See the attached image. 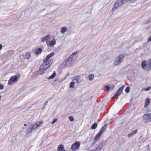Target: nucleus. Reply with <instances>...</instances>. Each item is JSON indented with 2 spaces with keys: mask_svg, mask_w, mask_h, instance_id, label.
I'll return each instance as SVG.
<instances>
[{
  "mask_svg": "<svg viewBox=\"0 0 151 151\" xmlns=\"http://www.w3.org/2000/svg\"><path fill=\"white\" fill-rule=\"evenodd\" d=\"M135 0H117L114 3L112 9L113 12L116 11L120 7L122 6L123 4L127 2L130 1L131 2H133Z\"/></svg>",
  "mask_w": 151,
  "mask_h": 151,
  "instance_id": "1",
  "label": "nucleus"
},
{
  "mask_svg": "<svg viewBox=\"0 0 151 151\" xmlns=\"http://www.w3.org/2000/svg\"><path fill=\"white\" fill-rule=\"evenodd\" d=\"M77 56V52H73L70 56L69 58L67 60L66 62V64L67 65L68 64H71L75 60Z\"/></svg>",
  "mask_w": 151,
  "mask_h": 151,
  "instance_id": "2",
  "label": "nucleus"
},
{
  "mask_svg": "<svg viewBox=\"0 0 151 151\" xmlns=\"http://www.w3.org/2000/svg\"><path fill=\"white\" fill-rule=\"evenodd\" d=\"M126 56L125 54H122L119 55L116 59V60L114 63L115 66L117 65L122 63L123 60L124 58Z\"/></svg>",
  "mask_w": 151,
  "mask_h": 151,
  "instance_id": "3",
  "label": "nucleus"
},
{
  "mask_svg": "<svg viewBox=\"0 0 151 151\" xmlns=\"http://www.w3.org/2000/svg\"><path fill=\"white\" fill-rule=\"evenodd\" d=\"M52 60H50L48 63H44L40 65V67L42 69H42L46 70L52 65Z\"/></svg>",
  "mask_w": 151,
  "mask_h": 151,
  "instance_id": "4",
  "label": "nucleus"
},
{
  "mask_svg": "<svg viewBox=\"0 0 151 151\" xmlns=\"http://www.w3.org/2000/svg\"><path fill=\"white\" fill-rule=\"evenodd\" d=\"M18 81L17 76H12L9 81L8 84L11 85L13 84V82H16Z\"/></svg>",
  "mask_w": 151,
  "mask_h": 151,
  "instance_id": "5",
  "label": "nucleus"
},
{
  "mask_svg": "<svg viewBox=\"0 0 151 151\" xmlns=\"http://www.w3.org/2000/svg\"><path fill=\"white\" fill-rule=\"evenodd\" d=\"M80 145V142H76L72 145L71 149L72 150H76V149H78L79 148Z\"/></svg>",
  "mask_w": 151,
  "mask_h": 151,
  "instance_id": "6",
  "label": "nucleus"
},
{
  "mask_svg": "<svg viewBox=\"0 0 151 151\" xmlns=\"http://www.w3.org/2000/svg\"><path fill=\"white\" fill-rule=\"evenodd\" d=\"M144 119L146 123L151 121V113L147 114H145L143 116Z\"/></svg>",
  "mask_w": 151,
  "mask_h": 151,
  "instance_id": "7",
  "label": "nucleus"
},
{
  "mask_svg": "<svg viewBox=\"0 0 151 151\" xmlns=\"http://www.w3.org/2000/svg\"><path fill=\"white\" fill-rule=\"evenodd\" d=\"M147 63L145 61H143L141 64L142 68L143 69L146 71H149L150 68L148 66H147Z\"/></svg>",
  "mask_w": 151,
  "mask_h": 151,
  "instance_id": "8",
  "label": "nucleus"
},
{
  "mask_svg": "<svg viewBox=\"0 0 151 151\" xmlns=\"http://www.w3.org/2000/svg\"><path fill=\"white\" fill-rule=\"evenodd\" d=\"M81 77L80 76L77 75L74 76L73 78V81H74L75 82V83H79L81 82Z\"/></svg>",
  "mask_w": 151,
  "mask_h": 151,
  "instance_id": "9",
  "label": "nucleus"
},
{
  "mask_svg": "<svg viewBox=\"0 0 151 151\" xmlns=\"http://www.w3.org/2000/svg\"><path fill=\"white\" fill-rule=\"evenodd\" d=\"M54 52H52L49 55H48L46 58L43 60V62L44 63H46L49 59L52 57L54 55Z\"/></svg>",
  "mask_w": 151,
  "mask_h": 151,
  "instance_id": "10",
  "label": "nucleus"
},
{
  "mask_svg": "<svg viewBox=\"0 0 151 151\" xmlns=\"http://www.w3.org/2000/svg\"><path fill=\"white\" fill-rule=\"evenodd\" d=\"M124 86H125L124 85H123L121 87H120L118 90L114 94V96L120 95L121 93L122 92V91L124 89Z\"/></svg>",
  "mask_w": 151,
  "mask_h": 151,
  "instance_id": "11",
  "label": "nucleus"
},
{
  "mask_svg": "<svg viewBox=\"0 0 151 151\" xmlns=\"http://www.w3.org/2000/svg\"><path fill=\"white\" fill-rule=\"evenodd\" d=\"M42 122H38L34 124L31 127L34 130L37 128V127L41 126L42 124Z\"/></svg>",
  "mask_w": 151,
  "mask_h": 151,
  "instance_id": "12",
  "label": "nucleus"
},
{
  "mask_svg": "<svg viewBox=\"0 0 151 151\" xmlns=\"http://www.w3.org/2000/svg\"><path fill=\"white\" fill-rule=\"evenodd\" d=\"M56 41L54 39H53L49 43H48L47 42L46 43L48 45L50 46L51 47H53L56 44Z\"/></svg>",
  "mask_w": 151,
  "mask_h": 151,
  "instance_id": "13",
  "label": "nucleus"
},
{
  "mask_svg": "<svg viewBox=\"0 0 151 151\" xmlns=\"http://www.w3.org/2000/svg\"><path fill=\"white\" fill-rule=\"evenodd\" d=\"M107 124H105L102 127L99 132L101 134H102L106 130L107 128Z\"/></svg>",
  "mask_w": 151,
  "mask_h": 151,
  "instance_id": "14",
  "label": "nucleus"
},
{
  "mask_svg": "<svg viewBox=\"0 0 151 151\" xmlns=\"http://www.w3.org/2000/svg\"><path fill=\"white\" fill-rule=\"evenodd\" d=\"M137 132V129L133 131L132 132L129 133L127 135V137L128 138H130L134 134H136Z\"/></svg>",
  "mask_w": 151,
  "mask_h": 151,
  "instance_id": "15",
  "label": "nucleus"
},
{
  "mask_svg": "<svg viewBox=\"0 0 151 151\" xmlns=\"http://www.w3.org/2000/svg\"><path fill=\"white\" fill-rule=\"evenodd\" d=\"M58 151H65L63 145H59L58 147Z\"/></svg>",
  "mask_w": 151,
  "mask_h": 151,
  "instance_id": "16",
  "label": "nucleus"
},
{
  "mask_svg": "<svg viewBox=\"0 0 151 151\" xmlns=\"http://www.w3.org/2000/svg\"><path fill=\"white\" fill-rule=\"evenodd\" d=\"M45 71L44 69H42L40 66L39 70L38 71V74L40 75H41L45 73Z\"/></svg>",
  "mask_w": 151,
  "mask_h": 151,
  "instance_id": "17",
  "label": "nucleus"
},
{
  "mask_svg": "<svg viewBox=\"0 0 151 151\" xmlns=\"http://www.w3.org/2000/svg\"><path fill=\"white\" fill-rule=\"evenodd\" d=\"M50 37V35H47L45 37H43L41 38V41L42 42H45L47 41L48 40Z\"/></svg>",
  "mask_w": 151,
  "mask_h": 151,
  "instance_id": "18",
  "label": "nucleus"
},
{
  "mask_svg": "<svg viewBox=\"0 0 151 151\" xmlns=\"http://www.w3.org/2000/svg\"><path fill=\"white\" fill-rule=\"evenodd\" d=\"M150 100L148 98H147L145 101V105L144 107L145 108L147 107V106L149 105L150 103Z\"/></svg>",
  "mask_w": 151,
  "mask_h": 151,
  "instance_id": "19",
  "label": "nucleus"
},
{
  "mask_svg": "<svg viewBox=\"0 0 151 151\" xmlns=\"http://www.w3.org/2000/svg\"><path fill=\"white\" fill-rule=\"evenodd\" d=\"M33 130V129L31 127L28 128L26 131V134L27 135H28L32 132Z\"/></svg>",
  "mask_w": 151,
  "mask_h": 151,
  "instance_id": "20",
  "label": "nucleus"
},
{
  "mask_svg": "<svg viewBox=\"0 0 151 151\" xmlns=\"http://www.w3.org/2000/svg\"><path fill=\"white\" fill-rule=\"evenodd\" d=\"M56 75V73L54 72L52 75L49 76L47 78L48 79L50 80L53 78Z\"/></svg>",
  "mask_w": 151,
  "mask_h": 151,
  "instance_id": "21",
  "label": "nucleus"
},
{
  "mask_svg": "<svg viewBox=\"0 0 151 151\" xmlns=\"http://www.w3.org/2000/svg\"><path fill=\"white\" fill-rule=\"evenodd\" d=\"M102 134L99 132L98 134L96 135L95 137H94L95 140L96 141L97 140L99 139L101 137V136Z\"/></svg>",
  "mask_w": 151,
  "mask_h": 151,
  "instance_id": "22",
  "label": "nucleus"
},
{
  "mask_svg": "<svg viewBox=\"0 0 151 151\" xmlns=\"http://www.w3.org/2000/svg\"><path fill=\"white\" fill-rule=\"evenodd\" d=\"M110 86L111 85L109 84L105 86V89L107 91H108L110 90Z\"/></svg>",
  "mask_w": 151,
  "mask_h": 151,
  "instance_id": "23",
  "label": "nucleus"
},
{
  "mask_svg": "<svg viewBox=\"0 0 151 151\" xmlns=\"http://www.w3.org/2000/svg\"><path fill=\"white\" fill-rule=\"evenodd\" d=\"M31 58V55L30 53H27L25 54V58L29 59Z\"/></svg>",
  "mask_w": 151,
  "mask_h": 151,
  "instance_id": "24",
  "label": "nucleus"
},
{
  "mask_svg": "<svg viewBox=\"0 0 151 151\" xmlns=\"http://www.w3.org/2000/svg\"><path fill=\"white\" fill-rule=\"evenodd\" d=\"M147 65H148L150 70L151 69V58L147 62Z\"/></svg>",
  "mask_w": 151,
  "mask_h": 151,
  "instance_id": "25",
  "label": "nucleus"
},
{
  "mask_svg": "<svg viewBox=\"0 0 151 151\" xmlns=\"http://www.w3.org/2000/svg\"><path fill=\"white\" fill-rule=\"evenodd\" d=\"M94 75L93 74H91L89 75L88 77L89 78V80L90 81H93L94 78Z\"/></svg>",
  "mask_w": 151,
  "mask_h": 151,
  "instance_id": "26",
  "label": "nucleus"
},
{
  "mask_svg": "<svg viewBox=\"0 0 151 151\" xmlns=\"http://www.w3.org/2000/svg\"><path fill=\"white\" fill-rule=\"evenodd\" d=\"M66 28L65 27H64L61 28L60 32L62 33H64L66 31Z\"/></svg>",
  "mask_w": 151,
  "mask_h": 151,
  "instance_id": "27",
  "label": "nucleus"
},
{
  "mask_svg": "<svg viewBox=\"0 0 151 151\" xmlns=\"http://www.w3.org/2000/svg\"><path fill=\"white\" fill-rule=\"evenodd\" d=\"M42 49L41 48H39L36 50V51H35V53L38 55L42 51Z\"/></svg>",
  "mask_w": 151,
  "mask_h": 151,
  "instance_id": "28",
  "label": "nucleus"
},
{
  "mask_svg": "<svg viewBox=\"0 0 151 151\" xmlns=\"http://www.w3.org/2000/svg\"><path fill=\"white\" fill-rule=\"evenodd\" d=\"M97 124L96 123H95L93 125H92L91 127V129H95L97 127Z\"/></svg>",
  "mask_w": 151,
  "mask_h": 151,
  "instance_id": "29",
  "label": "nucleus"
},
{
  "mask_svg": "<svg viewBox=\"0 0 151 151\" xmlns=\"http://www.w3.org/2000/svg\"><path fill=\"white\" fill-rule=\"evenodd\" d=\"M75 83L73 81L71 82L70 83V87L73 88L74 87V85Z\"/></svg>",
  "mask_w": 151,
  "mask_h": 151,
  "instance_id": "30",
  "label": "nucleus"
},
{
  "mask_svg": "<svg viewBox=\"0 0 151 151\" xmlns=\"http://www.w3.org/2000/svg\"><path fill=\"white\" fill-rule=\"evenodd\" d=\"M101 148L102 146L100 145H99V146L97 147L96 149L94 151H101Z\"/></svg>",
  "mask_w": 151,
  "mask_h": 151,
  "instance_id": "31",
  "label": "nucleus"
},
{
  "mask_svg": "<svg viewBox=\"0 0 151 151\" xmlns=\"http://www.w3.org/2000/svg\"><path fill=\"white\" fill-rule=\"evenodd\" d=\"M69 118L70 121L73 122L74 121V118L72 116H69Z\"/></svg>",
  "mask_w": 151,
  "mask_h": 151,
  "instance_id": "32",
  "label": "nucleus"
},
{
  "mask_svg": "<svg viewBox=\"0 0 151 151\" xmlns=\"http://www.w3.org/2000/svg\"><path fill=\"white\" fill-rule=\"evenodd\" d=\"M129 87H127L126 88L125 91L127 93H128L129 92Z\"/></svg>",
  "mask_w": 151,
  "mask_h": 151,
  "instance_id": "33",
  "label": "nucleus"
},
{
  "mask_svg": "<svg viewBox=\"0 0 151 151\" xmlns=\"http://www.w3.org/2000/svg\"><path fill=\"white\" fill-rule=\"evenodd\" d=\"M57 119H54L53 121L52 122V124H53L55 122L57 121Z\"/></svg>",
  "mask_w": 151,
  "mask_h": 151,
  "instance_id": "34",
  "label": "nucleus"
},
{
  "mask_svg": "<svg viewBox=\"0 0 151 151\" xmlns=\"http://www.w3.org/2000/svg\"><path fill=\"white\" fill-rule=\"evenodd\" d=\"M115 86L114 85H111L110 86V90H112L114 88Z\"/></svg>",
  "mask_w": 151,
  "mask_h": 151,
  "instance_id": "35",
  "label": "nucleus"
},
{
  "mask_svg": "<svg viewBox=\"0 0 151 151\" xmlns=\"http://www.w3.org/2000/svg\"><path fill=\"white\" fill-rule=\"evenodd\" d=\"M4 88V86L3 85L0 83V90Z\"/></svg>",
  "mask_w": 151,
  "mask_h": 151,
  "instance_id": "36",
  "label": "nucleus"
},
{
  "mask_svg": "<svg viewBox=\"0 0 151 151\" xmlns=\"http://www.w3.org/2000/svg\"><path fill=\"white\" fill-rule=\"evenodd\" d=\"M96 141L95 140L93 141V142L92 143L91 145L93 146H94V145L96 143Z\"/></svg>",
  "mask_w": 151,
  "mask_h": 151,
  "instance_id": "37",
  "label": "nucleus"
},
{
  "mask_svg": "<svg viewBox=\"0 0 151 151\" xmlns=\"http://www.w3.org/2000/svg\"><path fill=\"white\" fill-rule=\"evenodd\" d=\"M151 41V36L147 40L148 42H149Z\"/></svg>",
  "mask_w": 151,
  "mask_h": 151,
  "instance_id": "38",
  "label": "nucleus"
},
{
  "mask_svg": "<svg viewBox=\"0 0 151 151\" xmlns=\"http://www.w3.org/2000/svg\"><path fill=\"white\" fill-rule=\"evenodd\" d=\"M48 102V101H46L45 102L44 105L45 106L46 105H47V104Z\"/></svg>",
  "mask_w": 151,
  "mask_h": 151,
  "instance_id": "39",
  "label": "nucleus"
},
{
  "mask_svg": "<svg viewBox=\"0 0 151 151\" xmlns=\"http://www.w3.org/2000/svg\"><path fill=\"white\" fill-rule=\"evenodd\" d=\"M151 88V87H148L147 89V90H146V91H148L149 90H150Z\"/></svg>",
  "mask_w": 151,
  "mask_h": 151,
  "instance_id": "40",
  "label": "nucleus"
},
{
  "mask_svg": "<svg viewBox=\"0 0 151 151\" xmlns=\"http://www.w3.org/2000/svg\"><path fill=\"white\" fill-rule=\"evenodd\" d=\"M2 47V45L1 44H0V50H1Z\"/></svg>",
  "mask_w": 151,
  "mask_h": 151,
  "instance_id": "41",
  "label": "nucleus"
},
{
  "mask_svg": "<svg viewBox=\"0 0 151 151\" xmlns=\"http://www.w3.org/2000/svg\"><path fill=\"white\" fill-rule=\"evenodd\" d=\"M45 105H44V106H43V107H42V110L43 109L45 108Z\"/></svg>",
  "mask_w": 151,
  "mask_h": 151,
  "instance_id": "42",
  "label": "nucleus"
},
{
  "mask_svg": "<svg viewBox=\"0 0 151 151\" xmlns=\"http://www.w3.org/2000/svg\"><path fill=\"white\" fill-rule=\"evenodd\" d=\"M27 125V124H24V126H26Z\"/></svg>",
  "mask_w": 151,
  "mask_h": 151,
  "instance_id": "43",
  "label": "nucleus"
},
{
  "mask_svg": "<svg viewBox=\"0 0 151 151\" xmlns=\"http://www.w3.org/2000/svg\"><path fill=\"white\" fill-rule=\"evenodd\" d=\"M1 96L0 95V99H1Z\"/></svg>",
  "mask_w": 151,
  "mask_h": 151,
  "instance_id": "44",
  "label": "nucleus"
},
{
  "mask_svg": "<svg viewBox=\"0 0 151 151\" xmlns=\"http://www.w3.org/2000/svg\"><path fill=\"white\" fill-rule=\"evenodd\" d=\"M93 151L92 150H90V151Z\"/></svg>",
  "mask_w": 151,
  "mask_h": 151,
  "instance_id": "45",
  "label": "nucleus"
},
{
  "mask_svg": "<svg viewBox=\"0 0 151 151\" xmlns=\"http://www.w3.org/2000/svg\"><path fill=\"white\" fill-rule=\"evenodd\" d=\"M68 75V74L67 75V76Z\"/></svg>",
  "mask_w": 151,
  "mask_h": 151,
  "instance_id": "46",
  "label": "nucleus"
}]
</instances>
